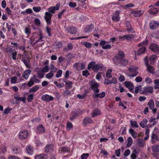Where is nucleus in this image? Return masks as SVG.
<instances>
[{"label": "nucleus", "instance_id": "47", "mask_svg": "<svg viewBox=\"0 0 159 159\" xmlns=\"http://www.w3.org/2000/svg\"><path fill=\"white\" fill-rule=\"evenodd\" d=\"M15 49L14 47L12 46H10L6 48L5 51L7 52H13Z\"/></svg>", "mask_w": 159, "mask_h": 159}, {"label": "nucleus", "instance_id": "18", "mask_svg": "<svg viewBox=\"0 0 159 159\" xmlns=\"http://www.w3.org/2000/svg\"><path fill=\"white\" fill-rule=\"evenodd\" d=\"M124 84L126 87L128 88L131 92H133L134 85L131 83L129 81H125Z\"/></svg>", "mask_w": 159, "mask_h": 159}, {"label": "nucleus", "instance_id": "51", "mask_svg": "<svg viewBox=\"0 0 159 159\" xmlns=\"http://www.w3.org/2000/svg\"><path fill=\"white\" fill-rule=\"evenodd\" d=\"M144 142L143 140L139 139L138 141V145L140 147H143L144 145Z\"/></svg>", "mask_w": 159, "mask_h": 159}, {"label": "nucleus", "instance_id": "45", "mask_svg": "<svg viewBox=\"0 0 159 159\" xmlns=\"http://www.w3.org/2000/svg\"><path fill=\"white\" fill-rule=\"evenodd\" d=\"M78 116V114L77 113L75 112H72L71 114V117H70V120H73L74 119Z\"/></svg>", "mask_w": 159, "mask_h": 159}, {"label": "nucleus", "instance_id": "50", "mask_svg": "<svg viewBox=\"0 0 159 159\" xmlns=\"http://www.w3.org/2000/svg\"><path fill=\"white\" fill-rule=\"evenodd\" d=\"M130 124L133 127L136 128H137L139 127V125L137 124V122L136 121H130Z\"/></svg>", "mask_w": 159, "mask_h": 159}, {"label": "nucleus", "instance_id": "1", "mask_svg": "<svg viewBox=\"0 0 159 159\" xmlns=\"http://www.w3.org/2000/svg\"><path fill=\"white\" fill-rule=\"evenodd\" d=\"M125 54L121 51L118 52L112 58L113 64L116 66L120 67L125 66L128 64V61L124 58Z\"/></svg>", "mask_w": 159, "mask_h": 159}, {"label": "nucleus", "instance_id": "39", "mask_svg": "<svg viewBox=\"0 0 159 159\" xmlns=\"http://www.w3.org/2000/svg\"><path fill=\"white\" fill-rule=\"evenodd\" d=\"M148 120L147 119H144L139 123L140 125L142 128H144L145 127L146 125L147 124Z\"/></svg>", "mask_w": 159, "mask_h": 159}, {"label": "nucleus", "instance_id": "23", "mask_svg": "<svg viewBox=\"0 0 159 159\" xmlns=\"http://www.w3.org/2000/svg\"><path fill=\"white\" fill-rule=\"evenodd\" d=\"M94 27V25L93 24H91L90 25L87 26L84 29V32L86 33L91 32L93 29Z\"/></svg>", "mask_w": 159, "mask_h": 159}, {"label": "nucleus", "instance_id": "54", "mask_svg": "<svg viewBox=\"0 0 159 159\" xmlns=\"http://www.w3.org/2000/svg\"><path fill=\"white\" fill-rule=\"evenodd\" d=\"M25 32L26 34L29 35L31 33L30 29L28 27L25 28Z\"/></svg>", "mask_w": 159, "mask_h": 159}, {"label": "nucleus", "instance_id": "55", "mask_svg": "<svg viewBox=\"0 0 159 159\" xmlns=\"http://www.w3.org/2000/svg\"><path fill=\"white\" fill-rule=\"evenodd\" d=\"M66 127L67 130H70L72 127V124L69 121L67 123Z\"/></svg>", "mask_w": 159, "mask_h": 159}, {"label": "nucleus", "instance_id": "43", "mask_svg": "<svg viewBox=\"0 0 159 159\" xmlns=\"http://www.w3.org/2000/svg\"><path fill=\"white\" fill-rule=\"evenodd\" d=\"M61 152H70V149H69L67 147H61Z\"/></svg>", "mask_w": 159, "mask_h": 159}, {"label": "nucleus", "instance_id": "53", "mask_svg": "<svg viewBox=\"0 0 159 159\" xmlns=\"http://www.w3.org/2000/svg\"><path fill=\"white\" fill-rule=\"evenodd\" d=\"M137 152L136 150H134L133 151L131 155V157L133 159H135L136 158V154Z\"/></svg>", "mask_w": 159, "mask_h": 159}, {"label": "nucleus", "instance_id": "60", "mask_svg": "<svg viewBox=\"0 0 159 159\" xmlns=\"http://www.w3.org/2000/svg\"><path fill=\"white\" fill-rule=\"evenodd\" d=\"M82 75L86 77H87L90 75V73L87 70H84L82 71Z\"/></svg>", "mask_w": 159, "mask_h": 159}, {"label": "nucleus", "instance_id": "15", "mask_svg": "<svg viewBox=\"0 0 159 159\" xmlns=\"http://www.w3.org/2000/svg\"><path fill=\"white\" fill-rule=\"evenodd\" d=\"M120 12L119 11H116L112 17V19L113 20L118 21L120 20L119 15Z\"/></svg>", "mask_w": 159, "mask_h": 159}, {"label": "nucleus", "instance_id": "31", "mask_svg": "<svg viewBox=\"0 0 159 159\" xmlns=\"http://www.w3.org/2000/svg\"><path fill=\"white\" fill-rule=\"evenodd\" d=\"M141 10L135 11L133 12L132 14L135 17H139L141 16L143 13L144 11H143V12L141 13Z\"/></svg>", "mask_w": 159, "mask_h": 159}, {"label": "nucleus", "instance_id": "10", "mask_svg": "<svg viewBox=\"0 0 159 159\" xmlns=\"http://www.w3.org/2000/svg\"><path fill=\"white\" fill-rule=\"evenodd\" d=\"M108 42L105 41H101L99 43V44L102 46V48L104 49H109L111 48V45L107 44Z\"/></svg>", "mask_w": 159, "mask_h": 159}, {"label": "nucleus", "instance_id": "62", "mask_svg": "<svg viewBox=\"0 0 159 159\" xmlns=\"http://www.w3.org/2000/svg\"><path fill=\"white\" fill-rule=\"evenodd\" d=\"M7 147L4 146L0 149V152L3 154L4 153L7 151Z\"/></svg>", "mask_w": 159, "mask_h": 159}, {"label": "nucleus", "instance_id": "40", "mask_svg": "<svg viewBox=\"0 0 159 159\" xmlns=\"http://www.w3.org/2000/svg\"><path fill=\"white\" fill-rule=\"evenodd\" d=\"M154 84H155L154 89H159V79L155 80L154 81Z\"/></svg>", "mask_w": 159, "mask_h": 159}, {"label": "nucleus", "instance_id": "27", "mask_svg": "<svg viewBox=\"0 0 159 159\" xmlns=\"http://www.w3.org/2000/svg\"><path fill=\"white\" fill-rule=\"evenodd\" d=\"M105 93L104 92H102L101 93L93 94V98H102L105 96Z\"/></svg>", "mask_w": 159, "mask_h": 159}, {"label": "nucleus", "instance_id": "28", "mask_svg": "<svg viewBox=\"0 0 159 159\" xmlns=\"http://www.w3.org/2000/svg\"><path fill=\"white\" fill-rule=\"evenodd\" d=\"M26 150L27 153L29 155H32L33 153V148L30 146L27 147Z\"/></svg>", "mask_w": 159, "mask_h": 159}, {"label": "nucleus", "instance_id": "12", "mask_svg": "<svg viewBox=\"0 0 159 159\" xmlns=\"http://www.w3.org/2000/svg\"><path fill=\"white\" fill-rule=\"evenodd\" d=\"M159 26V23L156 21L152 20L150 21L149 27L152 30H154L157 28Z\"/></svg>", "mask_w": 159, "mask_h": 159}, {"label": "nucleus", "instance_id": "4", "mask_svg": "<svg viewBox=\"0 0 159 159\" xmlns=\"http://www.w3.org/2000/svg\"><path fill=\"white\" fill-rule=\"evenodd\" d=\"M138 68L134 66H131L129 68V70L130 72L129 76L134 77L137 75L139 72L137 70Z\"/></svg>", "mask_w": 159, "mask_h": 159}, {"label": "nucleus", "instance_id": "25", "mask_svg": "<svg viewBox=\"0 0 159 159\" xmlns=\"http://www.w3.org/2000/svg\"><path fill=\"white\" fill-rule=\"evenodd\" d=\"M21 61L24 62L25 66L29 68L31 67V65L30 63V61L28 58L23 57L22 58Z\"/></svg>", "mask_w": 159, "mask_h": 159}, {"label": "nucleus", "instance_id": "6", "mask_svg": "<svg viewBox=\"0 0 159 159\" xmlns=\"http://www.w3.org/2000/svg\"><path fill=\"white\" fill-rule=\"evenodd\" d=\"M73 67L77 70L80 71L84 69L85 65L84 63L76 62L73 64Z\"/></svg>", "mask_w": 159, "mask_h": 159}, {"label": "nucleus", "instance_id": "42", "mask_svg": "<svg viewBox=\"0 0 159 159\" xmlns=\"http://www.w3.org/2000/svg\"><path fill=\"white\" fill-rule=\"evenodd\" d=\"M37 73L39 78L41 79L44 77V73L42 70H39Z\"/></svg>", "mask_w": 159, "mask_h": 159}, {"label": "nucleus", "instance_id": "49", "mask_svg": "<svg viewBox=\"0 0 159 159\" xmlns=\"http://www.w3.org/2000/svg\"><path fill=\"white\" fill-rule=\"evenodd\" d=\"M83 45L88 48H90L92 47V44L89 42H84L83 43Z\"/></svg>", "mask_w": 159, "mask_h": 159}, {"label": "nucleus", "instance_id": "44", "mask_svg": "<svg viewBox=\"0 0 159 159\" xmlns=\"http://www.w3.org/2000/svg\"><path fill=\"white\" fill-rule=\"evenodd\" d=\"M158 8H154L150 11L149 13L152 15H155L158 12Z\"/></svg>", "mask_w": 159, "mask_h": 159}, {"label": "nucleus", "instance_id": "57", "mask_svg": "<svg viewBox=\"0 0 159 159\" xmlns=\"http://www.w3.org/2000/svg\"><path fill=\"white\" fill-rule=\"evenodd\" d=\"M17 81V77L16 76L12 77L11 79V84H15L16 83Z\"/></svg>", "mask_w": 159, "mask_h": 159}, {"label": "nucleus", "instance_id": "36", "mask_svg": "<svg viewBox=\"0 0 159 159\" xmlns=\"http://www.w3.org/2000/svg\"><path fill=\"white\" fill-rule=\"evenodd\" d=\"M14 98L16 101H21L24 103L25 102L26 98L25 97L20 98L19 97L14 96Z\"/></svg>", "mask_w": 159, "mask_h": 159}, {"label": "nucleus", "instance_id": "56", "mask_svg": "<svg viewBox=\"0 0 159 159\" xmlns=\"http://www.w3.org/2000/svg\"><path fill=\"white\" fill-rule=\"evenodd\" d=\"M63 94L64 96H66L68 95H71V91L69 90H66L64 91Z\"/></svg>", "mask_w": 159, "mask_h": 159}, {"label": "nucleus", "instance_id": "61", "mask_svg": "<svg viewBox=\"0 0 159 159\" xmlns=\"http://www.w3.org/2000/svg\"><path fill=\"white\" fill-rule=\"evenodd\" d=\"M53 76V73L52 72H49L46 75V77L48 79L51 78Z\"/></svg>", "mask_w": 159, "mask_h": 159}, {"label": "nucleus", "instance_id": "24", "mask_svg": "<svg viewBox=\"0 0 159 159\" xmlns=\"http://www.w3.org/2000/svg\"><path fill=\"white\" fill-rule=\"evenodd\" d=\"M145 64L147 66L148 71L150 73L153 74L155 71V69L154 67L152 66L148 65V63L146 62H145Z\"/></svg>", "mask_w": 159, "mask_h": 159}, {"label": "nucleus", "instance_id": "33", "mask_svg": "<svg viewBox=\"0 0 159 159\" xmlns=\"http://www.w3.org/2000/svg\"><path fill=\"white\" fill-rule=\"evenodd\" d=\"M130 134L132 136L134 139H136L137 137V133L136 132H134L133 129H130L129 130Z\"/></svg>", "mask_w": 159, "mask_h": 159}, {"label": "nucleus", "instance_id": "58", "mask_svg": "<svg viewBox=\"0 0 159 159\" xmlns=\"http://www.w3.org/2000/svg\"><path fill=\"white\" fill-rule=\"evenodd\" d=\"M126 25L127 27V30L128 31H131V27L130 23L129 22H127L126 23Z\"/></svg>", "mask_w": 159, "mask_h": 159}, {"label": "nucleus", "instance_id": "11", "mask_svg": "<svg viewBox=\"0 0 159 159\" xmlns=\"http://www.w3.org/2000/svg\"><path fill=\"white\" fill-rule=\"evenodd\" d=\"M149 48L155 53L159 54V47L155 43H151L149 46Z\"/></svg>", "mask_w": 159, "mask_h": 159}, {"label": "nucleus", "instance_id": "32", "mask_svg": "<svg viewBox=\"0 0 159 159\" xmlns=\"http://www.w3.org/2000/svg\"><path fill=\"white\" fill-rule=\"evenodd\" d=\"M101 114L100 111L98 109H95L93 110L92 114V116L94 117L95 116L99 115Z\"/></svg>", "mask_w": 159, "mask_h": 159}, {"label": "nucleus", "instance_id": "8", "mask_svg": "<svg viewBox=\"0 0 159 159\" xmlns=\"http://www.w3.org/2000/svg\"><path fill=\"white\" fill-rule=\"evenodd\" d=\"M52 16V15L48 12H46L45 13L44 18L48 25H50L52 23L51 20Z\"/></svg>", "mask_w": 159, "mask_h": 159}, {"label": "nucleus", "instance_id": "26", "mask_svg": "<svg viewBox=\"0 0 159 159\" xmlns=\"http://www.w3.org/2000/svg\"><path fill=\"white\" fill-rule=\"evenodd\" d=\"M31 70L30 69H28L25 70L24 74L22 75V77L25 79H27L31 73Z\"/></svg>", "mask_w": 159, "mask_h": 159}, {"label": "nucleus", "instance_id": "64", "mask_svg": "<svg viewBox=\"0 0 159 159\" xmlns=\"http://www.w3.org/2000/svg\"><path fill=\"white\" fill-rule=\"evenodd\" d=\"M89 154L88 153H83L81 156V159H86L89 156Z\"/></svg>", "mask_w": 159, "mask_h": 159}, {"label": "nucleus", "instance_id": "20", "mask_svg": "<svg viewBox=\"0 0 159 159\" xmlns=\"http://www.w3.org/2000/svg\"><path fill=\"white\" fill-rule=\"evenodd\" d=\"M146 50V47L145 46H143L139 49L137 52H134L135 56H139L142 54L144 53Z\"/></svg>", "mask_w": 159, "mask_h": 159}, {"label": "nucleus", "instance_id": "59", "mask_svg": "<svg viewBox=\"0 0 159 159\" xmlns=\"http://www.w3.org/2000/svg\"><path fill=\"white\" fill-rule=\"evenodd\" d=\"M51 28L48 26H47L46 27V30L48 36H51L52 34L51 33Z\"/></svg>", "mask_w": 159, "mask_h": 159}, {"label": "nucleus", "instance_id": "41", "mask_svg": "<svg viewBox=\"0 0 159 159\" xmlns=\"http://www.w3.org/2000/svg\"><path fill=\"white\" fill-rule=\"evenodd\" d=\"M127 147H129L131 146L133 140L131 137H129L127 139Z\"/></svg>", "mask_w": 159, "mask_h": 159}, {"label": "nucleus", "instance_id": "16", "mask_svg": "<svg viewBox=\"0 0 159 159\" xmlns=\"http://www.w3.org/2000/svg\"><path fill=\"white\" fill-rule=\"evenodd\" d=\"M45 132V128L42 125H39L37 128L36 132L39 134L44 133Z\"/></svg>", "mask_w": 159, "mask_h": 159}, {"label": "nucleus", "instance_id": "38", "mask_svg": "<svg viewBox=\"0 0 159 159\" xmlns=\"http://www.w3.org/2000/svg\"><path fill=\"white\" fill-rule=\"evenodd\" d=\"M73 48V45L71 43H70L68 44L66 48H65L63 49V51L67 52L70 49H72Z\"/></svg>", "mask_w": 159, "mask_h": 159}, {"label": "nucleus", "instance_id": "14", "mask_svg": "<svg viewBox=\"0 0 159 159\" xmlns=\"http://www.w3.org/2000/svg\"><path fill=\"white\" fill-rule=\"evenodd\" d=\"M134 36L132 34H128L122 36H120L119 39L121 40H124L125 39L130 40L131 39L134 38Z\"/></svg>", "mask_w": 159, "mask_h": 159}, {"label": "nucleus", "instance_id": "17", "mask_svg": "<svg viewBox=\"0 0 159 159\" xmlns=\"http://www.w3.org/2000/svg\"><path fill=\"white\" fill-rule=\"evenodd\" d=\"M34 158V159H48V156L46 154L41 153L36 155Z\"/></svg>", "mask_w": 159, "mask_h": 159}, {"label": "nucleus", "instance_id": "37", "mask_svg": "<svg viewBox=\"0 0 159 159\" xmlns=\"http://www.w3.org/2000/svg\"><path fill=\"white\" fill-rule=\"evenodd\" d=\"M157 57L156 55H152L150 57L149 59L150 61L151 64H153L154 63Z\"/></svg>", "mask_w": 159, "mask_h": 159}, {"label": "nucleus", "instance_id": "7", "mask_svg": "<svg viewBox=\"0 0 159 159\" xmlns=\"http://www.w3.org/2000/svg\"><path fill=\"white\" fill-rule=\"evenodd\" d=\"M105 69L106 67L102 64H95L92 67V70L95 72H97L98 71H101Z\"/></svg>", "mask_w": 159, "mask_h": 159}, {"label": "nucleus", "instance_id": "48", "mask_svg": "<svg viewBox=\"0 0 159 159\" xmlns=\"http://www.w3.org/2000/svg\"><path fill=\"white\" fill-rule=\"evenodd\" d=\"M112 72V70L111 69H108L106 73V76L107 78H111L112 75H111V73Z\"/></svg>", "mask_w": 159, "mask_h": 159}, {"label": "nucleus", "instance_id": "5", "mask_svg": "<svg viewBox=\"0 0 159 159\" xmlns=\"http://www.w3.org/2000/svg\"><path fill=\"white\" fill-rule=\"evenodd\" d=\"M140 93L143 94L145 93H152L153 92V87L149 86L141 88L140 90Z\"/></svg>", "mask_w": 159, "mask_h": 159}, {"label": "nucleus", "instance_id": "34", "mask_svg": "<svg viewBox=\"0 0 159 159\" xmlns=\"http://www.w3.org/2000/svg\"><path fill=\"white\" fill-rule=\"evenodd\" d=\"M39 87L37 85L33 86V87L30 89L29 90L30 92L34 93L37 91L39 89Z\"/></svg>", "mask_w": 159, "mask_h": 159}, {"label": "nucleus", "instance_id": "9", "mask_svg": "<svg viewBox=\"0 0 159 159\" xmlns=\"http://www.w3.org/2000/svg\"><path fill=\"white\" fill-rule=\"evenodd\" d=\"M28 134L27 130H23L20 131L19 134V138L20 140L27 139L28 137Z\"/></svg>", "mask_w": 159, "mask_h": 159}, {"label": "nucleus", "instance_id": "30", "mask_svg": "<svg viewBox=\"0 0 159 159\" xmlns=\"http://www.w3.org/2000/svg\"><path fill=\"white\" fill-rule=\"evenodd\" d=\"M148 105L151 110H152L154 107L155 105L154 101L152 99H150L148 102Z\"/></svg>", "mask_w": 159, "mask_h": 159}, {"label": "nucleus", "instance_id": "19", "mask_svg": "<svg viewBox=\"0 0 159 159\" xmlns=\"http://www.w3.org/2000/svg\"><path fill=\"white\" fill-rule=\"evenodd\" d=\"M45 151L46 153L52 152L53 150V144H49L47 145L44 148Z\"/></svg>", "mask_w": 159, "mask_h": 159}, {"label": "nucleus", "instance_id": "22", "mask_svg": "<svg viewBox=\"0 0 159 159\" xmlns=\"http://www.w3.org/2000/svg\"><path fill=\"white\" fill-rule=\"evenodd\" d=\"M93 121L89 117H87L83 120V124L84 126H86L89 124L93 123Z\"/></svg>", "mask_w": 159, "mask_h": 159}, {"label": "nucleus", "instance_id": "29", "mask_svg": "<svg viewBox=\"0 0 159 159\" xmlns=\"http://www.w3.org/2000/svg\"><path fill=\"white\" fill-rule=\"evenodd\" d=\"M151 142L152 143H155L156 141L157 140V138L158 137L157 134L154 132H152L151 135Z\"/></svg>", "mask_w": 159, "mask_h": 159}, {"label": "nucleus", "instance_id": "3", "mask_svg": "<svg viewBox=\"0 0 159 159\" xmlns=\"http://www.w3.org/2000/svg\"><path fill=\"white\" fill-rule=\"evenodd\" d=\"M91 89L95 93H98L99 90L98 89L99 86V84L95 82L94 80H92L90 82Z\"/></svg>", "mask_w": 159, "mask_h": 159}, {"label": "nucleus", "instance_id": "63", "mask_svg": "<svg viewBox=\"0 0 159 159\" xmlns=\"http://www.w3.org/2000/svg\"><path fill=\"white\" fill-rule=\"evenodd\" d=\"M40 120L41 119L39 117H37L33 119L32 120H31V121L33 123H38L39 122Z\"/></svg>", "mask_w": 159, "mask_h": 159}, {"label": "nucleus", "instance_id": "2", "mask_svg": "<svg viewBox=\"0 0 159 159\" xmlns=\"http://www.w3.org/2000/svg\"><path fill=\"white\" fill-rule=\"evenodd\" d=\"M40 82V80L35 75H34L30 78L29 82L26 84V85L29 87H31L34 84V83H39Z\"/></svg>", "mask_w": 159, "mask_h": 159}, {"label": "nucleus", "instance_id": "13", "mask_svg": "<svg viewBox=\"0 0 159 159\" xmlns=\"http://www.w3.org/2000/svg\"><path fill=\"white\" fill-rule=\"evenodd\" d=\"M67 32L71 34H75L77 33L76 28L73 26H69L66 28Z\"/></svg>", "mask_w": 159, "mask_h": 159}, {"label": "nucleus", "instance_id": "46", "mask_svg": "<svg viewBox=\"0 0 159 159\" xmlns=\"http://www.w3.org/2000/svg\"><path fill=\"white\" fill-rule=\"evenodd\" d=\"M153 151L155 152H159V145H156L152 147Z\"/></svg>", "mask_w": 159, "mask_h": 159}, {"label": "nucleus", "instance_id": "52", "mask_svg": "<svg viewBox=\"0 0 159 159\" xmlns=\"http://www.w3.org/2000/svg\"><path fill=\"white\" fill-rule=\"evenodd\" d=\"M95 61H91L89 64L87 68L88 70L90 69L91 68L92 69V67L95 65Z\"/></svg>", "mask_w": 159, "mask_h": 159}, {"label": "nucleus", "instance_id": "21", "mask_svg": "<svg viewBox=\"0 0 159 159\" xmlns=\"http://www.w3.org/2000/svg\"><path fill=\"white\" fill-rule=\"evenodd\" d=\"M42 98L44 101L49 102L52 100L53 98L52 96L48 94H45L42 96Z\"/></svg>", "mask_w": 159, "mask_h": 159}, {"label": "nucleus", "instance_id": "35", "mask_svg": "<svg viewBox=\"0 0 159 159\" xmlns=\"http://www.w3.org/2000/svg\"><path fill=\"white\" fill-rule=\"evenodd\" d=\"M12 150L14 154H17L20 153L21 150L20 148L16 147L12 148Z\"/></svg>", "mask_w": 159, "mask_h": 159}]
</instances>
